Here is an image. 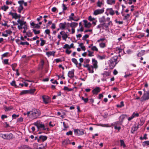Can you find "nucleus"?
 <instances>
[{"instance_id":"nucleus-1","label":"nucleus","mask_w":149,"mask_h":149,"mask_svg":"<svg viewBox=\"0 0 149 149\" xmlns=\"http://www.w3.org/2000/svg\"><path fill=\"white\" fill-rule=\"evenodd\" d=\"M118 57L117 56H114L112 57L109 61L108 64L110 69H112L116 65L118 62Z\"/></svg>"},{"instance_id":"nucleus-2","label":"nucleus","mask_w":149,"mask_h":149,"mask_svg":"<svg viewBox=\"0 0 149 149\" xmlns=\"http://www.w3.org/2000/svg\"><path fill=\"white\" fill-rule=\"evenodd\" d=\"M99 21L101 24L106 23V24L108 27L109 26H112L113 24L112 22L110 20L109 17H108L106 18L105 17L103 16L99 19Z\"/></svg>"},{"instance_id":"nucleus-3","label":"nucleus","mask_w":149,"mask_h":149,"mask_svg":"<svg viewBox=\"0 0 149 149\" xmlns=\"http://www.w3.org/2000/svg\"><path fill=\"white\" fill-rule=\"evenodd\" d=\"M1 137L4 139L10 140L13 138V135L12 133H10L9 134H1Z\"/></svg>"},{"instance_id":"nucleus-4","label":"nucleus","mask_w":149,"mask_h":149,"mask_svg":"<svg viewBox=\"0 0 149 149\" xmlns=\"http://www.w3.org/2000/svg\"><path fill=\"white\" fill-rule=\"evenodd\" d=\"M30 116H29V118L32 119H35L37 118L36 114L37 110L36 109H33L32 111H30Z\"/></svg>"},{"instance_id":"nucleus-5","label":"nucleus","mask_w":149,"mask_h":149,"mask_svg":"<svg viewBox=\"0 0 149 149\" xmlns=\"http://www.w3.org/2000/svg\"><path fill=\"white\" fill-rule=\"evenodd\" d=\"M35 91V89H31L29 90L22 91L20 93V95L27 94H33Z\"/></svg>"},{"instance_id":"nucleus-6","label":"nucleus","mask_w":149,"mask_h":149,"mask_svg":"<svg viewBox=\"0 0 149 149\" xmlns=\"http://www.w3.org/2000/svg\"><path fill=\"white\" fill-rule=\"evenodd\" d=\"M104 8H102L101 9H98L94 11L93 14L95 15L102 14L104 12Z\"/></svg>"},{"instance_id":"nucleus-7","label":"nucleus","mask_w":149,"mask_h":149,"mask_svg":"<svg viewBox=\"0 0 149 149\" xmlns=\"http://www.w3.org/2000/svg\"><path fill=\"white\" fill-rule=\"evenodd\" d=\"M74 134L77 135H82L84 134L82 130L75 129L74 130Z\"/></svg>"},{"instance_id":"nucleus-8","label":"nucleus","mask_w":149,"mask_h":149,"mask_svg":"<svg viewBox=\"0 0 149 149\" xmlns=\"http://www.w3.org/2000/svg\"><path fill=\"white\" fill-rule=\"evenodd\" d=\"M39 129H40L41 130H49L48 128H46L44 124L38 123V130Z\"/></svg>"},{"instance_id":"nucleus-9","label":"nucleus","mask_w":149,"mask_h":149,"mask_svg":"<svg viewBox=\"0 0 149 149\" xmlns=\"http://www.w3.org/2000/svg\"><path fill=\"white\" fill-rule=\"evenodd\" d=\"M42 98L43 102L46 104L50 102V98L48 96L43 95L42 96Z\"/></svg>"},{"instance_id":"nucleus-10","label":"nucleus","mask_w":149,"mask_h":149,"mask_svg":"<svg viewBox=\"0 0 149 149\" xmlns=\"http://www.w3.org/2000/svg\"><path fill=\"white\" fill-rule=\"evenodd\" d=\"M47 137L45 136L41 135L39 137V138L38 139V142H44L47 140Z\"/></svg>"},{"instance_id":"nucleus-11","label":"nucleus","mask_w":149,"mask_h":149,"mask_svg":"<svg viewBox=\"0 0 149 149\" xmlns=\"http://www.w3.org/2000/svg\"><path fill=\"white\" fill-rule=\"evenodd\" d=\"M143 97L145 100L149 99V91L146 92L144 94Z\"/></svg>"},{"instance_id":"nucleus-12","label":"nucleus","mask_w":149,"mask_h":149,"mask_svg":"<svg viewBox=\"0 0 149 149\" xmlns=\"http://www.w3.org/2000/svg\"><path fill=\"white\" fill-rule=\"evenodd\" d=\"M108 27L107 26L106 24V23H101L97 26V28L98 29H100L101 28H102V29H104V28L107 29Z\"/></svg>"},{"instance_id":"nucleus-13","label":"nucleus","mask_w":149,"mask_h":149,"mask_svg":"<svg viewBox=\"0 0 149 149\" xmlns=\"http://www.w3.org/2000/svg\"><path fill=\"white\" fill-rule=\"evenodd\" d=\"M100 91V89L99 87H97L92 91V93L93 94H97Z\"/></svg>"},{"instance_id":"nucleus-14","label":"nucleus","mask_w":149,"mask_h":149,"mask_svg":"<svg viewBox=\"0 0 149 149\" xmlns=\"http://www.w3.org/2000/svg\"><path fill=\"white\" fill-rule=\"evenodd\" d=\"M83 22L84 24V26L85 27L89 28L91 27V24L90 22H88L87 20H84Z\"/></svg>"},{"instance_id":"nucleus-15","label":"nucleus","mask_w":149,"mask_h":149,"mask_svg":"<svg viewBox=\"0 0 149 149\" xmlns=\"http://www.w3.org/2000/svg\"><path fill=\"white\" fill-rule=\"evenodd\" d=\"M9 15H11L13 18H14L15 19H17V14L16 13H14L10 12L9 13Z\"/></svg>"},{"instance_id":"nucleus-16","label":"nucleus","mask_w":149,"mask_h":149,"mask_svg":"<svg viewBox=\"0 0 149 149\" xmlns=\"http://www.w3.org/2000/svg\"><path fill=\"white\" fill-rule=\"evenodd\" d=\"M74 70L69 71L68 74V76L70 78L73 77L74 76Z\"/></svg>"},{"instance_id":"nucleus-17","label":"nucleus","mask_w":149,"mask_h":149,"mask_svg":"<svg viewBox=\"0 0 149 149\" xmlns=\"http://www.w3.org/2000/svg\"><path fill=\"white\" fill-rule=\"evenodd\" d=\"M107 10L109 12V14L111 15H113L115 14L114 11L113 10L112 8H107Z\"/></svg>"},{"instance_id":"nucleus-18","label":"nucleus","mask_w":149,"mask_h":149,"mask_svg":"<svg viewBox=\"0 0 149 149\" xmlns=\"http://www.w3.org/2000/svg\"><path fill=\"white\" fill-rule=\"evenodd\" d=\"M107 3L108 4H114L115 3V0H107Z\"/></svg>"},{"instance_id":"nucleus-19","label":"nucleus","mask_w":149,"mask_h":149,"mask_svg":"<svg viewBox=\"0 0 149 149\" xmlns=\"http://www.w3.org/2000/svg\"><path fill=\"white\" fill-rule=\"evenodd\" d=\"M55 53V52L53 51L52 52H47L46 53V54L47 56L49 57L51 56H54V54Z\"/></svg>"},{"instance_id":"nucleus-20","label":"nucleus","mask_w":149,"mask_h":149,"mask_svg":"<svg viewBox=\"0 0 149 149\" xmlns=\"http://www.w3.org/2000/svg\"><path fill=\"white\" fill-rule=\"evenodd\" d=\"M78 25V23L76 22H72L70 24V26L72 28H74L76 27Z\"/></svg>"},{"instance_id":"nucleus-21","label":"nucleus","mask_w":149,"mask_h":149,"mask_svg":"<svg viewBox=\"0 0 149 149\" xmlns=\"http://www.w3.org/2000/svg\"><path fill=\"white\" fill-rule=\"evenodd\" d=\"M92 62L93 63V68H97V62L95 60V59H92Z\"/></svg>"},{"instance_id":"nucleus-22","label":"nucleus","mask_w":149,"mask_h":149,"mask_svg":"<svg viewBox=\"0 0 149 149\" xmlns=\"http://www.w3.org/2000/svg\"><path fill=\"white\" fill-rule=\"evenodd\" d=\"M66 24V22H65L63 23H61L59 24V27L60 28L62 29H64L65 28V25Z\"/></svg>"},{"instance_id":"nucleus-23","label":"nucleus","mask_w":149,"mask_h":149,"mask_svg":"<svg viewBox=\"0 0 149 149\" xmlns=\"http://www.w3.org/2000/svg\"><path fill=\"white\" fill-rule=\"evenodd\" d=\"M20 149H31L29 146L26 145H23L21 146Z\"/></svg>"},{"instance_id":"nucleus-24","label":"nucleus","mask_w":149,"mask_h":149,"mask_svg":"<svg viewBox=\"0 0 149 149\" xmlns=\"http://www.w3.org/2000/svg\"><path fill=\"white\" fill-rule=\"evenodd\" d=\"M17 22L20 25L22 26L23 25H25L26 23V22H24L22 20L19 19L17 21Z\"/></svg>"},{"instance_id":"nucleus-25","label":"nucleus","mask_w":149,"mask_h":149,"mask_svg":"<svg viewBox=\"0 0 149 149\" xmlns=\"http://www.w3.org/2000/svg\"><path fill=\"white\" fill-rule=\"evenodd\" d=\"M138 127L136 126L133 127L132 128L131 132L133 133L134 132L137 130Z\"/></svg>"},{"instance_id":"nucleus-26","label":"nucleus","mask_w":149,"mask_h":149,"mask_svg":"<svg viewBox=\"0 0 149 149\" xmlns=\"http://www.w3.org/2000/svg\"><path fill=\"white\" fill-rule=\"evenodd\" d=\"M10 85L12 86H14L15 88H19V87L17 86L16 84V82L15 80L13 81L10 83Z\"/></svg>"},{"instance_id":"nucleus-27","label":"nucleus","mask_w":149,"mask_h":149,"mask_svg":"<svg viewBox=\"0 0 149 149\" xmlns=\"http://www.w3.org/2000/svg\"><path fill=\"white\" fill-rule=\"evenodd\" d=\"M63 143L64 145H67L70 143V141L68 139H66L63 142Z\"/></svg>"},{"instance_id":"nucleus-28","label":"nucleus","mask_w":149,"mask_h":149,"mask_svg":"<svg viewBox=\"0 0 149 149\" xmlns=\"http://www.w3.org/2000/svg\"><path fill=\"white\" fill-rule=\"evenodd\" d=\"M4 108L5 109V111H10L13 109V107L11 106L8 107L6 106H4Z\"/></svg>"},{"instance_id":"nucleus-29","label":"nucleus","mask_w":149,"mask_h":149,"mask_svg":"<svg viewBox=\"0 0 149 149\" xmlns=\"http://www.w3.org/2000/svg\"><path fill=\"white\" fill-rule=\"evenodd\" d=\"M62 37L63 38V40H64L65 41H66V39L68 38V36L67 34L65 33V32L62 36Z\"/></svg>"},{"instance_id":"nucleus-30","label":"nucleus","mask_w":149,"mask_h":149,"mask_svg":"<svg viewBox=\"0 0 149 149\" xmlns=\"http://www.w3.org/2000/svg\"><path fill=\"white\" fill-rule=\"evenodd\" d=\"M88 70L89 71V72L91 73H93L94 72L93 70V66H91L89 68H88Z\"/></svg>"},{"instance_id":"nucleus-31","label":"nucleus","mask_w":149,"mask_h":149,"mask_svg":"<svg viewBox=\"0 0 149 149\" xmlns=\"http://www.w3.org/2000/svg\"><path fill=\"white\" fill-rule=\"evenodd\" d=\"M72 61L75 64L76 66L77 67L78 63L77 61V59L75 58H72Z\"/></svg>"},{"instance_id":"nucleus-32","label":"nucleus","mask_w":149,"mask_h":149,"mask_svg":"<svg viewBox=\"0 0 149 149\" xmlns=\"http://www.w3.org/2000/svg\"><path fill=\"white\" fill-rule=\"evenodd\" d=\"M8 8L9 7L8 6H6L5 5L1 7V9L2 10H3L4 11H6V10L8 9Z\"/></svg>"},{"instance_id":"nucleus-33","label":"nucleus","mask_w":149,"mask_h":149,"mask_svg":"<svg viewBox=\"0 0 149 149\" xmlns=\"http://www.w3.org/2000/svg\"><path fill=\"white\" fill-rule=\"evenodd\" d=\"M17 65V64L16 63H14L11 65V66L12 67V69L13 71H15V68Z\"/></svg>"},{"instance_id":"nucleus-34","label":"nucleus","mask_w":149,"mask_h":149,"mask_svg":"<svg viewBox=\"0 0 149 149\" xmlns=\"http://www.w3.org/2000/svg\"><path fill=\"white\" fill-rule=\"evenodd\" d=\"M45 32L46 33V34L48 35L50 37H51V36L50 35V31L49 29H47L45 30Z\"/></svg>"},{"instance_id":"nucleus-35","label":"nucleus","mask_w":149,"mask_h":149,"mask_svg":"<svg viewBox=\"0 0 149 149\" xmlns=\"http://www.w3.org/2000/svg\"><path fill=\"white\" fill-rule=\"evenodd\" d=\"M69 18L70 19V20H73L76 21H77L79 19V18H78L77 19H74L73 17H72V16H71V15L69 16Z\"/></svg>"},{"instance_id":"nucleus-36","label":"nucleus","mask_w":149,"mask_h":149,"mask_svg":"<svg viewBox=\"0 0 149 149\" xmlns=\"http://www.w3.org/2000/svg\"><path fill=\"white\" fill-rule=\"evenodd\" d=\"M44 64V61L43 60H42L40 62V68L41 69H42L43 68V66Z\"/></svg>"},{"instance_id":"nucleus-37","label":"nucleus","mask_w":149,"mask_h":149,"mask_svg":"<svg viewBox=\"0 0 149 149\" xmlns=\"http://www.w3.org/2000/svg\"><path fill=\"white\" fill-rule=\"evenodd\" d=\"M31 26L33 27V28L37 27V24H35L33 22H32L30 23Z\"/></svg>"},{"instance_id":"nucleus-38","label":"nucleus","mask_w":149,"mask_h":149,"mask_svg":"<svg viewBox=\"0 0 149 149\" xmlns=\"http://www.w3.org/2000/svg\"><path fill=\"white\" fill-rule=\"evenodd\" d=\"M100 46L102 48H103L105 47L106 44L105 43L101 42L100 44Z\"/></svg>"},{"instance_id":"nucleus-39","label":"nucleus","mask_w":149,"mask_h":149,"mask_svg":"<svg viewBox=\"0 0 149 149\" xmlns=\"http://www.w3.org/2000/svg\"><path fill=\"white\" fill-rule=\"evenodd\" d=\"M20 44L22 45H29V43L27 42H23L21 41L20 42Z\"/></svg>"},{"instance_id":"nucleus-40","label":"nucleus","mask_w":149,"mask_h":149,"mask_svg":"<svg viewBox=\"0 0 149 149\" xmlns=\"http://www.w3.org/2000/svg\"><path fill=\"white\" fill-rule=\"evenodd\" d=\"M143 145L145 146L146 145H149V141H147L144 142L143 143Z\"/></svg>"},{"instance_id":"nucleus-41","label":"nucleus","mask_w":149,"mask_h":149,"mask_svg":"<svg viewBox=\"0 0 149 149\" xmlns=\"http://www.w3.org/2000/svg\"><path fill=\"white\" fill-rule=\"evenodd\" d=\"M124 106V102L123 101H122L120 102V104H118L117 105V107H121Z\"/></svg>"},{"instance_id":"nucleus-42","label":"nucleus","mask_w":149,"mask_h":149,"mask_svg":"<svg viewBox=\"0 0 149 149\" xmlns=\"http://www.w3.org/2000/svg\"><path fill=\"white\" fill-rule=\"evenodd\" d=\"M120 145L121 146H123L124 147H125V144L123 140H120Z\"/></svg>"},{"instance_id":"nucleus-43","label":"nucleus","mask_w":149,"mask_h":149,"mask_svg":"<svg viewBox=\"0 0 149 149\" xmlns=\"http://www.w3.org/2000/svg\"><path fill=\"white\" fill-rule=\"evenodd\" d=\"M63 49H70L69 45L67 44H65L64 45L63 47Z\"/></svg>"},{"instance_id":"nucleus-44","label":"nucleus","mask_w":149,"mask_h":149,"mask_svg":"<svg viewBox=\"0 0 149 149\" xmlns=\"http://www.w3.org/2000/svg\"><path fill=\"white\" fill-rule=\"evenodd\" d=\"M23 6H19L18 8V12L21 13L22 10L23 9Z\"/></svg>"},{"instance_id":"nucleus-45","label":"nucleus","mask_w":149,"mask_h":149,"mask_svg":"<svg viewBox=\"0 0 149 149\" xmlns=\"http://www.w3.org/2000/svg\"><path fill=\"white\" fill-rule=\"evenodd\" d=\"M91 49L93 51H98V49L95 46H93L91 48Z\"/></svg>"},{"instance_id":"nucleus-46","label":"nucleus","mask_w":149,"mask_h":149,"mask_svg":"<svg viewBox=\"0 0 149 149\" xmlns=\"http://www.w3.org/2000/svg\"><path fill=\"white\" fill-rule=\"evenodd\" d=\"M89 37V35L87 34L85 35L82 38V40H86V39Z\"/></svg>"},{"instance_id":"nucleus-47","label":"nucleus","mask_w":149,"mask_h":149,"mask_svg":"<svg viewBox=\"0 0 149 149\" xmlns=\"http://www.w3.org/2000/svg\"><path fill=\"white\" fill-rule=\"evenodd\" d=\"M88 56H94L93 54V52H92L89 50H88Z\"/></svg>"},{"instance_id":"nucleus-48","label":"nucleus","mask_w":149,"mask_h":149,"mask_svg":"<svg viewBox=\"0 0 149 149\" xmlns=\"http://www.w3.org/2000/svg\"><path fill=\"white\" fill-rule=\"evenodd\" d=\"M19 116V115H16L15 114H13L12 115V117L13 119H16Z\"/></svg>"},{"instance_id":"nucleus-49","label":"nucleus","mask_w":149,"mask_h":149,"mask_svg":"<svg viewBox=\"0 0 149 149\" xmlns=\"http://www.w3.org/2000/svg\"><path fill=\"white\" fill-rule=\"evenodd\" d=\"M24 3V1L23 0L19 1H18V3L20 4L19 6H22V5Z\"/></svg>"},{"instance_id":"nucleus-50","label":"nucleus","mask_w":149,"mask_h":149,"mask_svg":"<svg viewBox=\"0 0 149 149\" xmlns=\"http://www.w3.org/2000/svg\"><path fill=\"white\" fill-rule=\"evenodd\" d=\"M98 125L102 126L103 127H109V126L108 125V124H99Z\"/></svg>"},{"instance_id":"nucleus-51","label":"nucleus","mask_w":149,"mask_h":149,"mask_svg":"<svg viewBox=\"0 0 149 149\" xmlns=\"http://www.w3.org/2000/svg\"><path fill=\"white\" fill-rule=\"evenodd\" d=\"M114 127L115 129L118 130V131H119L121 129V127H120L119 126H118L116 125H114Z\"/></svg>"},{"instance_id":"nucleus-52","label":"nucleus","mask_w":149,"mask_h":149,"mask_svg":"<svg viewBox=\"0 0 149 149\" xmlns=\"http://www.w3.org/2000/svg\"><path fill=\"white\" fill-rule=\"evenodd\" d=\"M62 7H63V10L64 11L65 10H66L67 9V8L66 6L64 4V3H63L62 5Z\"/></svg>"},{"instance_id":"nucleus-53","label":"nucleus","mask_w":149,"mask_h":149,"mask_svg":"<svg viewBox=\"0 0 149 149\" xmlns=\"http://www.w3.org/2000/svg\"><path fill=\"white\" fill-rule=\"evenodd\" d=\"M102 4L103 3L102 2H100L99 1L97 2V6L98 7H100Z\"/></svg>"},{"instance_id":"nucleus-54","label":"nucleus","mask_w":149,"mask_h":149,"mask_svg":"<svg viewBox=\"0 0 149 149\" xmlns=\"http://www.w3.org/2000/svg\"><path fill=\"white\" fill-rule=\"evenodd\" d=\"M45 43V41L43 40H41V42L40 43V45L43 46L44 45Z\"/></svg>"},{"instance_id":"nucleus-55","label":"nucleus","mask_w":149,"mask_h":149,"mask_svg":"<svg viewBox=\"0 0 149 149\" xmlns=\"http://www.w3.org/2000/svg\"><path fill=\"white\" fill-rule=\"evenodd\" d=\"M88 19L89 20L91 21L94 20L95 19L94 18H92V17L90 16L88 17Z\"/></svg>"},{"instance_id":"nucleus-56","label":"nucleus","mask_w":149,"mask_h":149,"mask_svg":"<svg viewBox=\"0 0 149 149\" xmlns=\"http://www.w3.org/2000/svg\"><path fill=\"white\" fill-rule=\"evenodd\" d=\"M4 63L5 64H8V59H4L3 60Z\"/></svg>"},{"instance_id":"nucleus-57","label":"nucleus","mask_w":149,"mask_h":149,"mask_svg":"<svg viewBox=\"0 0 149 149\" xmlns=\"http://www.w3.org/2000/svg\"><path fill=\"white\" fill-rule=\"evenodd\" d=\"M6 32L8 34H10L12 33V31L10 30H8L6 31Z\"/></svg>"},{"instance_id":"nucleus-58","label":"nucleus","mask_w":149,"mask_h":149,"mask_svg":"<svg viewBox=\"0 0 149 149\" xmlns=\"http://www.w3.org/2000/svg\"><path fill=\"white\" fill-rule=\"evenodd\" d=\"M132 116H134V118L135 117H138L139 116V114L138 113H134L132 115Z\"/></svg>"},{"instance_id":"nucleus-59","label":"nucleus","mask_w":149,"mask_h":149,"mask_svg":"<svg viewBox=\"0 0 149 149\" xmlns=\"http://www.w3.org/2000/svg\"><path fill=\"white\" fill-rule=\"evenodd\" d=\"M105 40V38H100V39L97 40V42H100V41H103Z\"/></svg>"},{"instance_id":"nucleus-60","label":"nucleus","mask_w":149,"mask_h":149,"mask_svg":"<svg viewBox=\"0 0 149 149\" xmlns=\"http://www.w3.org/2000/svg\"><path fill=\"white\" fill-rule=\"evenodd\" d=\"M13 3V2L10 1H9L8 0H7L6 2V4L7 5H8L9 4H12Z\"/></svg>"},{"instance_id":"nucleus-61","label":"nucleus","mask_w":149,"mask_h":149,"mask_svg":"<svg viewBox=\"0 0 149 149\" xmlns=\"http://www.w3.org/2000/svg\"><path fill=\"white\" fill-rule=\"evenodd\" d=\"M130 16V15L129 14H127L126 15L124 16V19H128Z\"/></svg>"},{"instance_id":"nucleus-62","label":"nucleus","mask_w":149,"mask_h":149,"mask_svg":"<svg viewBox=\"0 0 149 149\" xmlns=\"http://www.w3.org/2000/svg\"><path fill=\"white\" fill-rule=\"evenodd\" d=\"M72 134V132L71 131H70L66 133V134L67 135H71Z\"/></svg>"},{"instance_id":"nucleus-63","label":"nucleus","mask_w":149,"mask_h":149,"mask_svg":"<svg viewBox=\"0 0 149 149\" xmlns=\"http://www.w3.org/2000/svg\"><path fill=\"white\" fill-rule=\"evenodd\" d=\"M72 52L71 50H69L68 49H66L65 50V52L68 54H70Z\"/></svg>"},{"instance_id":"nucleus-64","label":"nucleus","mask_w":149,"mask_h":149,"mask_svg":"<svg viewBox=\"0 0 149 149\" xmlns=\"http://www.w3.org/2000/svg\"><path fill=\"white\" fill-rule=\"evenodd\" d=\"M26 35L28 37L32 36V33L30 32H28L26 33Z\"/></svg>"}]
</instances>
